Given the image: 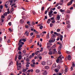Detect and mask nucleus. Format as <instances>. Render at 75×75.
I'll use <instances>...</instances> for the list:
<instances>
[{
  "label": "nucleus",
  "instance_id": "f257e3e1",
  "mask_svg": "<svg viewBox=\"0 0 75 75\" xmlns=\"http://www.w3.org/2000/svg\"><path fill=\"white\" fill-rule=\"evenodd\" d=\"M55 35L53 34L51 35V38L49 42L51 43V42H54L55 41Z\"/></svg>",
  "mask_w": 75,
  "mask_h": 75
},
{
  "label": "nucleus",
  "instance_id": "f03ea898",
  "mask_svg": "<svg viewBox=\"0 0 75 75\" xmlns=\"http://www.w3.org/2000/svg\"><path fill=\"white\" fill-rule=\"evenodd\" d=\"M62 55H60L58 58L56 62L57 63H60V64L62 63Z\"/></svg>",
  "mask_w": 75,
  "mask_h": 75
},
{
  "label": "nucleus",
  "instance_id": "7ed1b4c3",
  "mask_svg": "<svg viewBox=\"0 0 75 75\" xmlns=\"http://www.w3.org/2000/svg\"><path fill=\"white\" fill-rule=\"evenodd\" d=\"M51 47L50 46L47 45V49L49 51V52H51V50L52 49V47Z\"/></svg>",
  "mask_w": 75,
  "mask_h": 75
},
{
  "label": "nucleus",
  "instance_id": "20e7f679",
  "mask_svg": "<svg viewBox=\"0 0 75 75\" xmlns=\"http://www.w3.org/2000/svg\"><path fill=\"white\" fill-rule=\"evenodd\" d=\"M47 64L49 65H52V61L51 60H49L47 62Z\"/></svg>",
  "mask_w": 75,
  "mask_h": 75
},
{
  "label": "nucleus",
  "instance_id": "39448f33",
  "mask_svg": "<svg viewBox=\"0 0 75 75\" xmlns=\"http://www.w3.org/2000/svg\"><path fill=\"white\" fill-rule=\"evenodd\" d=\"M21 41H22V39H20L18 43V45H19L21 44L22 45H23L24 44V42H21Z\"/></svg>",
  "mask_w": 75,
  "mask_h": 75
},
{
  "label": "nucleus",
  "instance_id": "423d86ee",
  "mask_svg": "<svg viewBox=\"0 0 75 75\" xmlns=\"http://www.w3.org/2000/svg\"><path fill=\"white\" fill-rule=\"evenodd\" d=\"M14 11V8L13 7H12V8L11 9L10 11V13L11 14L13 13V11Z\"/></svg>",
  "mask_w": 75,
  "mask_h": 75
},
{
  "label": "nucleus",
  "instance_id": "0eeeda50",
  "mask_svg": "<svg viewBox=\"0 0 75 75\" xmlns=\"http://www.w3.org/2000/svg\"><path fill=\"white\" fill-rule=\"evenodd\" d=\"M56 20L59 21V20H60V16H59V15H58L57 16V18L56 19Z\"/></svg>",
  "mask_w": 75,
  "mask_h": 75
},
{
  "label": "nucleus",
  "instance_id": "6e6552de",
  "mask_svg": "<svg viewBox=\"0 0 75 75\" xmlns=\"http://www.w3.org/2000/svg\"><path fill=\"white\" fill-rule=\"evenodd\" d=\"M29 34V32L28 31H26L24 34V35H26L27 36H28Z\"/></svg>",
  "mask_w": 75,
  "mask_h": 75
},
{
  "label": "nucleus",
  "instance_id": "1a4fd4ad",
  "mask_svg": "<svg viewBox=\"0 0 75 75\" xmlns=\"http://www.w3.org/2000/svg\"><path fill=\"white\" fill-rule=\"evenodd\" d=\"M8 1L6 2V3L5 5V7H6V8H7L8 7V6H7V5H8Z\"/></svg>",
  "mask_w": 75,
  "mask_h": 75
},
{
  "label": "nucleus",
  "instance_id": "9d476101",
  "mask_svg": "<svg viewBox=\"0 0 75 75\" xmlns=\"http://www.w3.org/2000/svg\"><path fill=\"white\" fill-rule=\"evenodd\" d=\"M52 51H53V52L54 54H55V53H57V52L56 51V49H54L52 50Z\"/></svg>",
  "mask_w": 75,
  "mask_h": 75
},
{
  "label": "nucleus",
  "instance_id": "9b49d317",
  "mask_svg": "<svg viewBox=\"0 0 75 75\" xmlns=\"http://www.w3.org/2000/svg\"><path fill=\"white\" fill-rule=\"evenodd\" d=\"M52 13H53V11H52V10H51L50 12H49V16H51V15H52Z\"/></svg>",
  "mask_w": 75,
  "mask_h": 75
},
{
  "label": "nucleus",
  "instance_id": "f8f14e48",
  "mask_svg": "<svg viewBox=\"0 0 75 75\" xmlns=\"http://www.w3.org/2000/svg\"><path fill=\"white\" fill-rule=\"evenodd\" d=\"M68 59L69 60H71V55H69L68 56Z\"/></svg>",
  "mask_w": 75,
  "mask_h": 75
},
{
  "label": "nucleus",
  "instance_id": "ddd939ff",
  "mask_svg": "<svg viewBox=\"0 0 75 75\" xmlns=\"http://www.w3.org/2000/svg\"><path fill=\"white\" fill-rule=\"evenodd\" d=\"M62 49V46L60 45L59 47L58 48V51H61Z\"/></svg>",
  "mask_w": 75,
  "mask_h": 75
},
{
  "label": "nucleus",
  "instance_id": "4468645a",
  "mask_svg": "<svg viewBox=\"0 0 75 75\" xmlns=\"http://www.w3.org/2000/svg\"><path fill=\"white\" fill-rule=\"evenodd\" d=\"M66 18L65 19V20H67L69 19V15H66Z\"/></svg>",
  "mask_w": 75,
  "mask_h": 75
},
{
  "label": "nucleus",
  "instance_id": "2eb2a0df",
  "mask_svg": "<svg viewBox=\"0 0 75 75\" xmlns=\"http://www.w3.org/2000/svg\"><path fill=\"white\" fill-rule=\"evenodd\" d=\"M47 72L46 71H45V72H43L42 73L43 75H47Z\"/></svg>",
  "mask_w": 75,
  "mask_h": 75
},
{
  "label": "nucleus",
  "instance_id": "dca6fc26",
  "mask_svg": "<svg viewBox=\"0 0 75 75\" xmlns=\"http://www.w3.org/2000/svg\"><path fill=\"white\" fill-rule=\"evenodd\" d=\"M11 15H9L8 16L7 18V19L8 20H10V18H11Z\"/></svg>",
  "mask_w": 75,
  "mask_h": 75
},
{
  "label": "nucleus",
  "instance_id": "f3484780",
  "mask_svg": "<svg viewBox=\"0 0 75 75\" xmlns=\"http://www.w3.org/2000/svg\"><path fill=\"white\" fill-rule=\"evenodd\" d=\"M17 70H20L21 68V66H18L17 67Z\"/></svg>",
  "mask_w": 75,
  "mask_h": 75
},
{
  "label": "nucleus",
  "instance_id": "a211bd4d",
  "mask_svg": "<svg viewBox=\"0 0 75 75\" xmlns=\"http://www.w3.org/2000/svg\"><path fill=\"white\" fill-rule=\"evenodd\" d=\"M18 59L19 60H21V55L19 54L18 57Z\"/></svg>",
  "mask_w": 75,
  "mask_h": 75
},
{
  "label": "nucleus",
  "instance_id": "6ab92c4d",
  "mask_svg": "<svg viewBox=\"0 0 75 75\" xmlns=\"http://www.w3.org/2000/svg\"><path fill=\"white\" fill-rule=\"evenodd\" d=\"M66 23L67 24H69H69H71V23H70V21H66Z\"/></svg>",
  "mask_w": 75,
  "mask_h": 75
},
{
  "label": "nucleus",
  "instance_id": "aec40b11",
  "mask_svg": "<svg viewBox=\"0 0 75 75\" xmlns=\"http://www.w3.org/2000/svg\"><path fill=\"white\" fill-rule=\"evenodd\" d=\"M50 33H48L47 35L46 38L47 39H48L50 38Z\"/></svg>",
  "mask_w": 75,
  "mask_h": 75
},
{
  "label": "nucleus",
  "instance_id": "412c9836",
  "mask_svg": "<svg viewBox=\"0 0 75 75\" xmlns=\"http://www.w3.org/2000/svg\"><path fill=\"white\" fill-rule=\"evenodd\" d=\"M72 4V1H71L70 2H69L68 4V6H70V5H71Z\"/></svg>",
  "mask_w": 75,
  "mask_h": 75
},
{
  "label": "nucleus",
  "instance_id": "4be33fe9",
  "mask_svg": "<svg viewBox=\"0 0 75 75\" xmlns=\"http://www.w3.org/2000/svg\"><path fill=\"white\" fill-rule=\"evenodd\" d=\"M51 20L50 19H49L48 20V21H47V23L48 24H50V21H51Z\"/></svg>",
  "mask_w": 75,
  "mask_h": 75
},
{
  "label": "nucleus",
  "instance_id": "5701e85b",
  "mask_svg": "<svg viewBox=\"0 0 75 75\" xmlns=\"http://www.w3.org/2000/svg\"><path fill=\"white\" fill-rule=\"evenodd\" d=\"M54 34H55L57 36H59V35H61L59 33H57V32H55L54 33Z\"/></svg>",
  "mask_w": 75,
  "mask_h": 75
},
{
  "label": "nucleus",
  "instance_id": "b1692460",
  "mask_svg": "<svg viewBox=\"0 0 75 75\" xmlns=\"http://www.w3.org/2000/svg\"><path fill=\"white\" fill-rule=\"evenodd\" d=\"M18 55H18H16L15 56V61H17V57Z\"/></svg>",
  "mask_w": 75,
  "mask_h": 75
},
{
  "label": "nucleus",
  "instance_id": "393cba45",
  "mask_svg": "<svg viewBox=\"0 0 75 75\" xmlns=\"http://www.w3.org/2000/svg\"><path fill=\"white\" fill-rule=\"evenodd\" d=\"M46 63L45 62H42L41 64L42 65H45Z\"/></svg>",
  "mask_w": 75,
  "mask_h": 75
},
{
  "label": "nucleus",
  "instance_id": "a878e982",
  "mask_svg": "<svg viewBox=\"0 0 75 75\" xmlns=\"http://www.w3.org/2000/svg\"><path fill=\"white\" fill-rule=\"evenodd\" d=\"M35 71L36 73H39V72H40V71L38 69H36Z\"/></svg>",
  "mask_w": 75,
  "mask_h": 75
},
{
  "label": "nucleus",
  "instance_id": "bb28decb",
  "mask_svg": "<svg viewBox=\"0 0 75 75\" xmlns=\"http://www.w3.org/2000/svg\"><path fill=\"white\" fill-rule=\"evenodd\" d=\"M24 20H23V19H21L20 21V22L21 23V24H23V23H24Z\"/></svg>",
  "mask_w": 75,
  "mask_h": 75
},
{
  "label": "nucleus",
  "instance_id": "cd10ccee",
  "mask_svg": "<svg viewBox=\"0 0 75 75\" xmlns=\"http://www.w3.org/2000/svg\"><path fill=\"white\" fill-rule=\"evenodd\" d=\"M54 54V52H52V51H51V52H49V55H52V54Z\"/></svg>",
  "mask_w": 75,
  "mask_h": 75
},
{
  "label": "nucleus",
  "instance_id": "c85d7f7f",
  "mask_svg": "<svg viewBox=\"0 0 75 75\" xmlns=\"http://www.w3.org/2000/svg\"><path fill=\"white\" fill-rule=\"evenodd\" d=\"M68 68L67 67H66L64 70V72H68Z\"/></svg>",
  "mask_w": 75,
  "mask_h": 75
},
{
  "label": "nucleus",
  "instance_id": "c756f323",
  "mask_svg": "<svg viewBox=\"0 0 75 75\" xmlns=\"http://www.w3.org/2000/svg\"><path fill=\"white\" fill-rule=\"evenodd\" d=\"M40 52L39 51H37V52H35V54L36 55H38V53H40Z\"/></svg>",
  "mask_w": 75,
  "mask_h": 75
},
{
  "label": "nucleus",
  "instance_id": "7c9ffc66",
  "mask_svg": "<svg viewBox=\"0 0 75 75\" xmlns=\"http://www.w3.org/2000/svg\"><path fill=\"white\" fill-rule=\"evenodd\" d=\"M21 63H20L18 64V61H17L16 62V65L17 66H18V65H21Z\"/></svg>",
  "mask_w": 75,
  "mask_h": 75
},
{
  "label": "nucleus",
  "instance_id": "2f4dec72",
  "mask_svg": "<svg viewBox=\"0 0 75 75\" xmlns=\"http://www.w3.org/2000/svg\"><path fill=\"white\" fill-rule=\"evenodd\" d=\"M56 44H54L52 47V48H55L56 47Z\"/></svg>",
  "mask_w": 75,
  "mask_h": 75
},
{
  "label": "nucleus",
  "instance_id": "473e14b6",
  "mask_svg": "<svg viewBox=\"0 0 75 75\" xmlns=\"http://www.w3.org/2000/svg\"><path fill=\"white\" fill-rule=\"evenodd\" d=\"M52 67L53 68H56L57 67V65H56V64H54L52 65Z\"/></svg>",
  "mask_w": 75,
  "mask_h": 75
},
{
  "label": "nucleus",
  "instance_id": "72a5a7b5",
  "mask_svg": "<svg viewBox=\"0 0 75 75\" xmlns=\"http://www.w3.org/2000/svg\"><path fill=\"white\" fill-rule=\"evenodd\" d=\"M4 16H7V12H5L3 14Z\"/></svg>",
  "mask_w": 75,
  "mask_h": 75
},
{
  "label": "nucleus",
  "instance_id": "f704fd0d",
  "mask_svg": "<svg viewBox=\"0 0 75 75\" xmlns=\"http://www.w3.org/2000/svg\"><path fill=\"white\" fill-rule=\"evenodd\" d=\"M30 66H31L32 67H35V65L32 64H30Z\"/></svg>",
  "mask_w": 75,
  "mask_h": 75
},
{
  "label": "nucleus",
  "instance_id": "c9c22d12",
  "mask_svg": "<svg viewBox=\"0 0 75 75\" xmlns=\"http://www.w3.org/2000/svg\"><path fill=\"white\" fill-rule=\"evenodd\" d=\"M45 68L46 69H48L49 68V67L47 66H46L45 67Z\"/></svg>",
  "mask_w": 75,
  "mask_h": 75
},
{
  "label": "nucleus",
  "instance_id": "e433bc0d",
  "mask_svg": "<svg viewBox=\"0 0 75 75\" xmlns=\"http://www.w3.org/2000/svg\"><path fill=\"white\" fill-rule=\"evenodd\" d=\"M26 50H25V49L23 51V53H24V54H25V53H26Z\"/></svg>",
  "mask_w": 75,
  "mask_h": 75
},
{
  "label": "nucleus",
  "instance_id": "4c0bfd02",
  "mask_svg": "<svg viewBox=\"0 0 75 75\" xmlns=\"http://www.w3.org/2000/svg\"><path fill=\"white\" fill-rule=\"evenodd\" d=\"M33 31L35 32V33H36L37 34H38V32L36 31V30H35V29H34Z\"/></svg>",
  "mask_w": 75,
  "mask_h": 75
},
{
  "label": "nucleus",
  "instance_id": "58836bf2",
  "mask_svg": "<svg viewBox=\"0 0 75 75\" xmlns=\"http://www.w3.org/2000/svg\"><path fill=\"white\" fill-rule=\"evenodd\" d=\"M60 12H64V11H65V10H62V9H61L60 10Z\"/></svg>",
  "mask_w": 75,
  "mask_h": 75
},
{
  "label": "nucleus",
  "instance_id": "ea45409f",
  "mask_svg": "<svg viewBox=\"0 0 75 75\" xmlns=\"http://www.w3.org/2000/svg\"><path fill=\"white\" fill-rule=\"evenodd\" d=\"M33 13L34 15H35V14H36V12H35L34 11H33Z\"/></svg>",
  "mask_w": 75,
  "mask_h": 75
},
{
  "label": "nucleus",
  "instance_id": "a19ab883",
  "mask_svg": "<svg viewBox=\"0 0 75 75\" xmlns=\"http://www.w3.org/2000/svg\"><path fill=\"white\" fill-rule=\"evenodd\" d=\"M61 68V67H60V66L58 65L57 66V69H59Z\"/></svg>",
  "mask_w": 75,
  "mask_h": 75
},
{
  "label": "nucleus",
  "instance_id": "79ce46f5",
  "mask_svg": "<svg viewBox=\"0 0 75 75\" xmlns=\"http://www.w3.org/2000/svg\"><path fill=\"white\" fill-rule=\"evenodd\" d=\"M19 45L18 47V48H21V47H23V45L20 44V45Z\"/></svg>",
  "mask_w": 75,
  "mask_h": 75
},
{
  "label": "nucleus",
  "instance_id": "37998d69",
  "mask_svg": "<svg viewBox=\"0 0 75 75\" xmlns=\"http://www.w3.org/2000/svg\"><path fill=\"white\" fill-rule=\"evenodd\" d=\"M57 44H59L60 46H61V45L62 46V44L60 43H59V42H57Z\"/></svg>",
  "mask_w": 75,
  "mask_h": 75
},
{
  "label": "nucleus",
  "instance_id": "c03bdc74",
  "mask_svg": "<svg viewBox=\"0 0 75 75\" xmlns=\"http://www.w3.org/2000/svg\"><path fill=\"white\" fill-rule=\"evenodd\" d=\"M22 41H23V42H25L26 41V39H22Z\"/></svg>",
  "mask_w": 75,
  "mask_h": 75
},
{
  "label": "nucleus",
  "instance_id": "a18cd8bd",
  "mask_svg": "<svg viewBox=\"0 0 75 75\" xmlns=\"http://www.w3.org/2000/svg\"><path fill=\"white\" fill-rule=\"evenodd\" d=\"M43 28V26L42 25H41L40 27V30H42V28Z\"/></svg>",
  "mask_w": 75,
  "mask_h": 75
},
{
  "label": "nucleus",
  "instance_id": "49530a36",
  "mask_svg": "<svg viewBox=\"0 0 75 75\" xmlns=\"http://www.w3.org/2000/svg\"><path fill=\"white\" fill-rule=\"evenodd\" d=\"M53 26V24L52 23H51L50 24V27H52Z\"/></svg>",
  "mask_w": 75,
  "mask_h": 75
},
{
  "label": "nucleus",
  "instance_id": "de8ad7c7",
  "mask_svg": "<svg viewBox=\"0 0 75 75\" xmlns=\"http://www.w3.org/2000/svg\"><path fill=\"white\" fill-rule=\"evenodd\" d=\"M44 8H45V7H44V6L42 7L41 8L42 11H43V10H44Z\"/></svg>",
  "mask_w": 75,
  "mask_h": 75
},
{
  "label": "nucleus",
  "instance_id": "09e8293b",
  "mask_svg": "<svg viewBox=\"0 0 75 75\" xmlns=\"http://www.w3.org/2000/svg\"><path fill=\"white\" fill-rule=\"evenodd\" d=\"M55 71L56 72H58L59 71V70H57V69H55Z\"/></svg>",
  "mask_w": 75,
  "mask_h": 75
},
{
  "label": "nucleus",
  "instance_id": "8fccbe9b",
  "mask_svg": "<svg viewBox=\"0 0 75 75\" xmlns=\"http://www.w3.org/2000/svg\"><path fill=\"white\" fill-rule=\"evenodd\" d=\"M27 24H28L29 25H30V21H28L27 22Z\"/></svg>",
  "mask_w": 75,
  "mask_h": 75
},
{
  "label": "nucleus",
  "instance_id": "3c124183",
  "mask_svg": "<svg viewBox=\"0 0 75 75\" xmlns=\"http://www.w3.org/2000/svg\"><path fill=\"white\" fill-rule=\"evenodd\" d=\"M25 55H27V56L26 57V58H28V54H25Z\"/></svg>",
  "mask_w": 75,
  "mask_h": 75
},
{
  "label": "nucleus",
  "instance_id": "603ef678",
  "mask_svg": "<svg viewBox=\"0 0 75 75\" xmlns=\"http://www.w3.org/2000/svg\"><path fill=\"white\" fill-rule=\"evenodd\" d=\"M59 4H60V3H58L57 4L55 5V7H57V6H58L59 5Z\"/></svg>",
  "mask_w": 75,
  "mask_h": 75
},
{
  "label": "nucleus",
  "instance_id": "864d4df0",
  "mask_svg": "<svg viewBox=\"0 0 75 75\" xmlns=\"http://www.w3.org/2000/svg\"><path fill=\"white\" fill-rule=\"evenodd\" d=\"M26 61L27 62H30V59L28 58H27L26 59Z\"/></svg>",
  "mask_w": 75,
  "mask_h": 75
},
{
  "label": "nucleus",
  "instance_id": "5fc2aeb1",
  "mask_svg": "<svg viewBox=\"0 0 75 75\" xmlns=\"http://www.w3.org/2000/svg\"><path fill=\"white\" fill-rule=\"evenodd\" d=\"M40 36H41V37H43V36H44V34L42 33L40 34Z\"/></svg>",
  "mask_w": 75,
  "mask_h": 75
},
{
  "label": "nucleus",
  "instance_id": "6e6d98bb",
  "mask_svg": "<svg viewBox=\"0 0 75 75\" xmlns=\"http://www.w3.org/2000/svg\"><path fill=\"white\" fill-rule=\"evenodd\" d=\"M9 30L10 32H12L13 31V30H11L10 28H9Z\"/></svg>",
  "mask_w": 75,
  "mask_h": 75
},
{
  "label": "nucleus",
  "instance_id": "4d7b16f0",
  "mask_svg": "<svg viewBox=\"0 0 75 75\" xmlns=\"http://www.w3.org/2000/svg\"><path fill=\"white\" fill-rule=\"evenodd\" d=\"M1 21L2 23H3L4 21V19L3 18H1Z\"/></svg>",
  "mask_w": 75,
  "mask_h": 75
},
{
  "label": "nucleus",
  "instance_id": "13d9d810",
  "mask_svg": "<svg viewBox=\"0 0 75 75\" xmlns=\"http://www.w3.org/2000/svg\"><path fill=\"white\" fill-rule=\"evenodd\" d=\"M8 25H10V26L11 25V22H9L8 23Z\"/></svg>",
  "mask_w": 75,
  "mask_h": 75
},
{
  "label": "nucleus",
  "instance_id": "bf43d9fd",
  "mask_svg": "<svg viewBox=\"0 0 75 75\" xmlns=\"http://www.w3.org/2000/svg\"><path fill=\"white\" fill-rule=\"evenodd\" d=\"M67 27L68 28H70V25H67Z\"/></svg>",
  "mask_w": 75,
  "mask_h": 75
},
{
  "label": "nucleus",
  "instance_id": "052dcab7",
  "mask_svg": "<svg viewBox=\"0 0 75 75\" xmlns=\"http://www.w3.org/2000/svg\"><path fill=\"white\" fill-rule=\"evenodd\" d=\"M27 71V70L25 69H23V72H25V71Z\"/></svg>",
  "mask_w": 75,
  "mask_h": 75
},
{
  "label": "nucleus",
  "instance_id": "680f3d73",
  "mask_svg": "<svg viewBox=\"0 0 75 75\" xmlns=\"http://www.w3.org/2000/svg\"><path fill=\"white\" fill-rule=\"evenodd\" d=\"M0 8L1 10H2L3 9V6L1 5L0 6Z\"/></svg>",
  "mask_w": 75,
  "mask_h": 75
},
{
  "label": "nucleus",
  "instance_id": "e2e57ef3",
  "mask_svg": "<svg viewBox=\"0 0 75 75\" xmlns=\"http://www.w3.org/2000/svg\"><path fill=\"white\" fill-rule=\"evenodd\" d=\"M33 57V56H32V55H30L29 56V58H30V59L31 58H32Z\"/></svg>",
  "mask_w": 75,
  "mask_h": 75
},
{
  "label": "nucleus",
  "instance_id": "0e129e2a",
  "mask_svg": "<svg viewBox=\"0 0 75 75\" xmlns=\"http://www.w3.org/2000/svg\"><path fill=\"white\" fill-rule=\"evenodd\" d=\"M2 39L1 37L0 38V42H1L2 41Z\"/></svg>",
  "mask_w": 75,
  "mask_h": 75
},
{
  "label": "nucleus",
  "instance_id": "69168bd1",
  "mask_svg": "<svg viewBox=\"0 0 75 75\" xmlns=\"http://www.w3.org/2000/svg\"><path fill=\"white\" fill-rule=\"evenodd\" d=\"M72 67H75V64L74 63H72Z\"/></svg>",
  "mask_w": 75,
  "mask_h": 75
},
{
  "label": "nucleus",
  "instance_id": "338daca9",
  "mask_svg": "<svg viewBox=\"0 0 75 75\" xmlns=\"http://www.w3.org/2000/svg\"><path fill=\"white\" fill-rule=\"evenodd\" d=\"M66 53L68 54H69L70 53V52H69L67 51H66Z\"/></svg>",
  "mask_w": 75,
  "mask_h": 75
},
{
  "label": "nucleus",
  "instance_id": "774afa93",
  "mask_svg": "<svg viewBox=\"0 0 75 75\" xmlns=\"http://www.w3.org/2000/svg\"><path fill=\"white\" fill-rule=\"evenodd\" d=\"M70 13V11L69 10H68L67 11V13Z\"/></svg>",
  "mask_w": 75,
  "mask_h": 75
}]
</instances>
